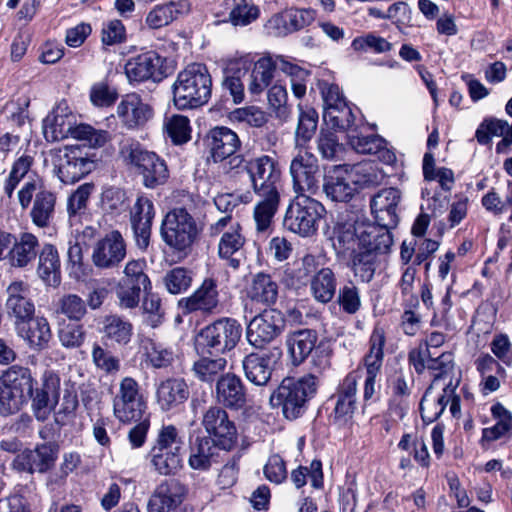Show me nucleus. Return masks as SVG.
Listing matches in <instances>:
<instances>
[{
	"instance_id": "1",
	"label": "nucleus",
	"mask_w": 512,
	"mask_h": 512,
	"mask_svg": "<svg viewBox=\"0 0 512 512\" xmlns=\"http://www.w3.org/2000/svg\"><path fill=\"white\" fill-rule=\"evenodd\" d=\"M43 134L49 142L70 136L90 148L103 147L110 140V134L106 130L95 129L89 124L73 126L67 113V106L63 107L61 104L43 120Z\"/></svg>"
},
{
	"instance_id": "2",
	"label": "nucleus",
	"mask_w": 512,
	"mask_h": 512,
	"mask_svg": "<svg viewBox=\"0 0 512 512\" xmlns=\"http://www.w3.org/2000/svg\"><path fill=\"white\" fill-rule=\"evenodd\" d=\"M212 93V79L201 63L188 65L173 84V100L178 109H194L206 104Z\"/></svg>"
},
{
	"instance_id": "3",
	"label": "nucleus",
	"mask_w": 512,
	"mask_h": 512,
	"mask_svg": "<svg viewBox=\"0 0 512 512\" xmlns=\"http://www.w3.org/2000/svg\"><path fill=\"white\" fill-rule=\"evenodd\" d=\"M317 387L318 378L311 373L300 378H284L271 394L270 404L281 408L286 419H297L305 412L306 404L316 394Z\"/></svg>"
},
{
	"instance_id": "4",
	"label": "nucleus",
	"mask_w": 512,
	"mask_h": 512,
	"mask_svg": "<svg viewBox=\"0 0 512 512\" xmlns=\"http://www.w3.org/2000/svg\"><path fill=\"white\" fill-rule=\"evenodd\" d=\"M34 378L29 368L12 365L0 377V414L8 416L28 403L34 391Z\"/></svg>"
},
{
	"instance_id": "5",
	"label": "nucleus",
	"mask_w": 512,
	"mask_h": 512,
	"mask_svg": "<svg viewBox=\"0 0 512 512\" xmlns=\"http://www.w3.org/2000/svg\"><path fill=\"white\" fill-rule=\"evenodd\" d=\"M160 233L170 248L187 255L199 236L200 228L193 215L178 207L165 215Z\"/></svg>"
},
{
	"instance_id": "6",
	"label": "nucleus",
	"mask_w": 512,
	"mask_h": 512,
	"mask_svg": "<svg viewBox=\"0 0 512 512\" xmlns=\"http://www.w3.org/2000/svg\"><path fill=\"white\" fill-rule=\"evenodd\" d=\"M324 212V206L317 200L309 195H297L286 209L283 226L301 237H311L317 232Z\"/></svg>"
},
{
	"instance_id": "7",
	"label": "nucleus",
	"mask_w": 512,
	"mask_h": 512,
	"mask_svg": "<svg viewBox=\"0 0 512 512\" xmlns=\"http://www.w3.org/2000/svg\"><path fill=\"white\" fill-rule=\"evenodd\" d=\"M121 153L137 168L145 187L153 189L168 180L169 171L165 161L156 153L145 150L138 142L123 145Z\"/></svg>"
},
{
	"instance_id": "8",
	"label": "nucleus",
	"mask_w": 512,
	"mask_h": 512,
	"mask_svg": "<svg viewBox=\"0 0 512 512\" xmlns=\"http://www.w3.org/2000/svg\"><path fill=\"white\" fill-rule=\"evenodd\" d=\"M241 335L239 322L223 317L201 329L199 343L208 354H225L236 347Z\"/></svg>"
},
{
	"instance_id": "9",
	"label": "nucleus",
	"mask_w": 512,
	"mask_h": 512,
	"mask_svg": "<svg viewBox=\"0 0 512 512\" xmlns=\"http://www.w3.org/2000/svg\"><path fill=\"white\" fill-rule=\"evenodd\" d=\"M113 415L123 424H131L143 418L147 408L139 383L126 376L119 382V387L112 400Z\"/></svg>"
},
{
	"instance_id": "10",
	"label": "nucleus",
	"mask_w": 512,
	"mask_h": 512,
	"mask_svg": "<svg viewBox=\"0 0 512 512\" xmlns=\"http://www.w3.org/2000/svg\"><path fill=\"white\" fill-rule=\"evenodd\" d=\"M53 171L64 184H73L89 174L95 163L78 146L52 151Z\"/></svg>"
},
{
	"instance_id": "11",
	"label": "nucleus",
	"mask_w": 512,
	"mask_h": 512,
	"mask_svg": "<svg viewBox=\"0 0 512 512\" xmlns=\"http://www.w3.org/2000/svg\"><path fill=\"white\" fill-rule=\"evenodd\" d=\"M227 408L211 405L203 411L201 425L219 449L230 451L236 444L238 432L235 422L230 418Z\"/></svg>"
},
{
	"instance_id": "12",
	"label": "nucleus",
	"mask_w": 512,
	"mask_h": 512,
	"mask_svg": "<svg viewBox=\"0 0 512 512\" xmlns=\"http://www.w3.org/2000/svg\"><path fill=\"white\" fill-rule=\"evenodd\" d=\"M255 195L281 194L283 185L278 163L268 155L251 159L245 165Z\"/></svg>"
},
{
	"instance_id": "13",
	"label": "nucleus",
	"mask_w": 512,
	"mask_h": 512,
	"mask_svg": "<svg viewBox=\"0 0 512 512\" xmlns=\"http://www.w3.org/2000/svg\"><path fill=\"white\" fill-rule=\"evenodd\" d=\"M290 175L297 195H314L318 191L320 169L313 153L300 148L291 161Z\"/></svg>"
},
{
	"instance_id": "14",
	"label": "nucleus",
	"mask_w": 512,
	"mask_h": 512,
	"mask_svg": "<svg viewBox=\"0 0 512 512\" xmlns=\"http://www.w3.org/2000/svg\"><path fill=\"white\" fill-rule=\"evenodd\" d=\"M285 328V318L277 309H265L247 325L246 338L255 348H263L277 338Z\"/></svg>"
},
{
	"instance_id": "15",
	"label": "nucleus",
	"mask_w": 512,
	"mask_h": 512,
	"mask_svg": "<svg viewBox=\"0 0 512 512\" xmlns=\"http://www.w3.org/2000/svg\"><path fill=\"white\" fill-rule=\"evenodd\" d=\"M58 453L59 446L56 442H45L17 454L12 466L20 472L45 473L54 467Z\"/></svg>"
},
{
	"instance_id": "16",
	"label": "nucleus",
	"mask_w": 512,
	"mask_h": 512,
	"mask_svg": "<svg viewBox=\"0 0 512 512\" xmlns=\"http://www.w3.org/2000/svg\"><path fill=\"white\" fill-rule=\"evenodd\" d=\"M125 256V241L121 233L114 230L96 242L91 258L97 268L111 269L118 266Z\"/></svg>"
},
{
	"instance_id": "17",
	"label": "nucleus",
	"mask_w": 512,
	"mask_h": 512,
	"mask_svg": "<svg viewBox=\"0 0 512 512\" xmlns=\"http://www.w3.org/2000/svg\"><path fill=\"white\" fill-rule=\"evenodd\" d=\"M219 303L217 281L213 278H206L190 296L183 297L178 301V307L183 314L195 312L211 314L217 309Z\"/></svg>"
},
{
	"instance_id": "18",
	"label": "nucleus",
	"mask_w": 512,
	"mask_h": 512,
	"mask_svg": "<svg viewBox=\"0 0 512 512\" xmlns=\"http://www.w3.org/2000/svg\"><path fill=\"white\" fill-rule=\"evenodd\" d=\"M117 116L121 124L129 129L143 128L154 116V110L137 93L126 94L117 106Z\"/></svg>"
},
{
	"instance_id": "19",
	"label": "nucleus",
	"mask_w": 512,
	"mask_h": 512,
	"mask_svg": "<svg viewBox=\"0 0 512 512\" xmlns=\"http://www.w3.org/2000/svg\"><path fill=\"white\" fill-rule=\"evenodd\" d=\"M408 360L418 374L428 370L434 380L443 377L453 369V355L450 352L438 353L420 347L410 351Z\"/></svg>"
},
{
	"instance_id": "20",
	"label": "nucleus",
	"mask_w": 512,
	"mask_h": 512,
	"mask_svg": "<svg viewBox=\"0 0 512 512\" xmlns=\"http://www.w3.org/2000/svg\"><path fill=\"white\" fill-rule=\"evenodd\" d=\"M215 399L217 405L240 410L247 405L246 387L239 376L227 372L215 384Z\"/></svg>"
},
{
	"instance_id": "21",
	"label": "nucleus",
	"mask_w": 512,
	"mask_h": 512,
	"mask_svg": "<svg viewBox=\"0 0 512 512\" xmlns=\"http://www.w3.org/2000/svg\"><path fill=\"white\" fill-rule=\"evenodd\" d=\"M154 217L153 202L146 196H139L130 210V223L140 249H146L149 245Z\"/></svg>"
},
{
	"instance_id": "22",
	"label": "nucleus",
	"mask_w": 512,
	"mask_h": 512,
	"mask_svg": "<svg viewBox=\"0 0 512 512\" xmlns=\"http://www.w3.org/2000/svg\"><path fill=\"white\" fill-rule=\"evenodd\" d=\"M401 192L396 188H386L375 194L370 201L371 212L376 223L395 228L398 224V205Z\"/></svg>"
},
{
	"instance_id": "23",
	"label": "nucleus",
	"mask_w": 512,
	"mask_h": 512,
	"mask_svg": "<svg viewBox=\"0 0 512 512\" xmlns=\"http://www.w3.org/2000/svg\"><path fill=\"white\" fill-rule=\"evenodd\" d=\"M246 238L241 225L236 222L225 230L218 243V256L225 261L226 266L237 270L244 259L243 248Z\"/></svg>"
},
{
	"instance_id": "24",
	"label": "nucleus",
	"mask_w": 512,
	"mask_h": 512,
	"mask_svg": "<svg viewBox=\"0 0 512 512\" xmlns=\"http://www.w3.org/2000/svg\"><path fill=\"white\" fill-rule=\"evenodd\" d=\"M163 59L154 51H148L129 59L125 73L130 82L160 80L162 78Z\"/></svg>"
},
{
	"instance_id": "25",
	"label": "nucleus",
	"mask_w": 512,
	"mask_h": 512,
	"mask_svg": "<svg viewBox=\"0 0 512 512\" xmlns=\"http://www.w3.org/2000/svg\"><path fill=\"white\" fill-rule=\"evenodd\" d=\"M205 141L210 157L215 163L224 161L231 154L236 153L241 146L238 135L224 126L212 128Z\"/></svg>"
},
{
	"instance_id": "26",
	"label": "nucleus",
	"mask_w": 512,
	"mask_h": 512,
	"mask_svg": "<svg viewBox=\"0 0 512 512\" xmlns=\"http://www.w3.org/2000/svg\"><path fill=\"white\" fill-rule=\"evenodd\" d=\"M185 487L176 479L164 480L154 490L148 512H172L183 501Z\"/></svg>"
},
{
	"instance_id": "27",
	"label": "nucleus",
	"mask_w": 512,
	"mask_h": 512,
	"mask_svg": "<svg viewBox=\"0 0 512 512\" xmlns=\"http://www.w3.org/2000/svg\"><path fill=\"white\" fill-rule=\"evenodd\" d=\"M6 308L9 315L16 318L17 327L32 318L35 306L29 298V285L22 281L12 282L7 288Z\"/></svg>"
},
{
	"instance_id": "28",
	"label": "nucleus",
	"mask_w": 512,
	"mask_h": 512,
	"mask_svg": "<svg viewBox=\"0 0 512 512\" xmlns=\"http://www.w3.org/2000/svg\"><path fill=\"white\" fill-rule=\"evenodd\" d=\"M475 137L481 145L490 144L492 137H502L496 144V152L506 153L512 145V123L493 117L486 118L478 126Z\"/></svg>"
},
{
	"instance_id": "29",
	"label": "nucleus",
	"mask_w": 512,
	"mask_h": 512,
	"mask_svg": "<svg viewBox=\"0 0 512 512\" xmlns=\"http://www.w3.org/2000/svg\"><path fill=\"white\" fill-rule=\"evenodd\" d=\"M354 177L348 169L335 167L332 173L325 178L323 190L328 198L334 202H348L356 193Z\"/></svg>"
},
{
	"instance_id": "30",
	"label": "nucleus",
	"mask_w": 512,
	"mask_h": 512,
	"mask_svg": "<svg viewBox=\"0 0 512 512\" xmlns=\"http://www.w3.org/2000/svg\"><path fill=\"white\" fill-rule=\"evenodd\" d=\"M392 228L381 224L361 225L359 232V249L371 251L375 254H385L390 251L393 244V236L390 232Z\"/></svg>"
},
{
	"instance_id": "31",
	"label": "nucleus",
	"mask_w": 512,
	"mask_h": 512,
	"mask_svg": "<svg viewBox=\"0 0 512 512\" xmlns=\"http://www.w3.org/2000/svg\"><path fill=\"white\" fill-rule=\"evenodd\" d=\"M274 357L271 351L247 355L242 363L246 378L255 385H266L271 378Z\"/></svg>"
},
{
	"instance_id": "32",
	"label": "nucleus",
	"mask_w": 512,
	"mask_h": 512,
	"mask_svg": "<svg viewBox=\"0 0 512 512\" xmlns=\"http://www.w3.org/2000/svg\"><path fill=\"white\" fill-rule=\"evenodd\" d=\"M357 375L349 373L340 383L335 394L336 403L334 417L339 422H346L352 417L356 409Z\"/></svg>"
},
{
	"instance_id": "33",
	"label": "nucleus",
	"mask_w": 512,
	"mask_h": 512,
	"mask_svg": "<svg viewBox=\"0 0 512 512\" xmlns=\"http://www.w3.org/2000/svg\"><path fill=\"white\" fill-rule=\"evenodd\" d=\"M38 238L30 232H21L14 236V242L7 254L12 267L25 268L31 265L38 254Z\"/></svg>"
},
{
	"instance_id": "34",
	"label": "nucleus",
	"mask_w": 512,
	"mask_h": 512,
	"mask_svg": "<svg viewBox=\"0 0 512 512\" xmlns=\"http://www.w3.org/2000/svg\"><path fill=\"white\" fill-rule=\"evenodd\" d=\"M189 397V389L181 378H168L159 383L156 399L161 410L169 411L183 404Z\"/></svg>"
},
{
	"instance_id": "35",
	"label": "nucleus",
	"mask_w": 512,
	"mask_h": 512,
	"mask_svg": "<svg viewBox=\"0 0 512 512\" xmlns=\"http://www.w3.org/2000/svg\"><path fill=\"white\" fill-rule=\"evenodd\" d=\"M38 255L36 273L47 286L57 287L61 283L60 258L56 247L46 243Z\"/></svg>"
},
{
	"instance_id": "36",
	"label": "nucleus",
	"mask_w": 512,
	"mask_h": 512,
	"mask_svg": "<svg viewBox=\"0 0 512 512\" xmlns=\"http://www.w3.org/2000/svg\"><path fill=\"white\" fill-rule=\"evenodd\" d=\"M278 284L269 274L259 272L252 276L246 287V296L252 302L272 306L278 299Z\"/></svg>"
},
{
	"instance_id": "37",
	"label": "nucleus",
	"mask_w": 512,
	"mask_h": 512,
	"mask_svg": "<svg viewBox=\"0 0 512 512\" xmlns=\"http://www.w3.org/2000/svg\"><path fill=\"white\" fill-rule=\"evenodd\" d=\"M323 119L327 125L344 130L348 135L364 125L360 110L348 102L339 108H331V111L323 112Z\"/></svg>"
},
{
	"instance_id": "38",
	"label": "nucleus",
	"mask_w": 512,
	"mask_h": 512,
	"mask_svg": "<svg viewBox=\"0 0 512 512\" xmlns=\"http://www.w3.org/2000/svg\"><path fill=\"white\" fill-rule=\"evenodd\" d=\"M257 201L253 209V220L257 233H270L274 217L281 203V194L256 195Z\"/></svg>"
},
{
	"instance_id": "39",
	"label": "nucleus",
	"mask_w": 512,
	"mask_h": 512,
	"mask_svg": "<svg viewBox=\"0 0 512 512\" xmlns=\"http://www.w3.org/2000/svg\"><path fill=\"white\" fill-rule=\"evenodd\" d=\"M19 335L36 350L45 349L51 340L52 333L49 322L44 317L28 319L17 327Z\"/></svg>"
},
{
	"instance_id": "40",
	"label": "nucleus",
	"mask_w": 512,
	"mask_h": 512,
	"mask_svg": "<svg viewBox=\"0 0 512 512\" xmlns=\"http://www.w3.org/2000/svg\"><path fill=\"white\" fill-rule=\"evenodd\" d=\"M190 11V3L187 0L170 1L156 5L146 16V24L151 29H159L169 25L179 16Z\"/></svg>"
},
{
	"instance_id": "41",
	"label": "nucleus",
	"mask_w": 512,
	"mask_h": 512,
	"mask_svg": "<svg viewBox=\"0 0 512 512\" xmlns=\"http://www.w3.org/2000/svg\"><path fill=\"white\" fill-rule=\"evenodd\" d=\"M318 340L317 332L302 329L291 333L286 340L294 364L302 363L314 350Z\"/></svg>"
},
{
	"instance_id": "42",
	"label": "nucleus",
	"mask_w": 512,
	"mask_h": 512,
	"mask_svg": "<svg viewBox=\"0 0 512 512\" xmlns=\"http://www.w3.org/2000/svg\"><path fill=\"white\" fill-rule=\"evenodd\" d=\"M275 71V63L270 57L258 59L249 73L247 79L248 92L256 97L270 85Z\"/></svg>"
},
{
	"instance_id": "43",
	"label": "nucleus",
	"mask_w": 512,
	"mask_h": 512,
	"mask_svg": "<svg viewBox=\"0 0 512 512\" xmlns=\"http://www.w3.org/2000/svg\"><path fill=\"white\" fill-rule=\"evenodd\" d=\"M336 289L337 279L329 267L321 268L314 277L310 278V293L318 303H329L334 298Z\"/></svg>"
},
{
	"instance_id": "44",
	"label": "nucleus",
	"mask_w": 512,
	"mask_h": 512,
	"mask_svg": "<svg viewBox=\"0 0 512 512\" xmlns=\"http://www.w3.org/2000/svg\"><path fill=\"white\" fill-rule=\"evenodd\" d=\"M219 448L211 438L204 436L197 437L195 444L191 448L189 465L195 470H207L211 467Z\"/></svg>"
},
{
	"instance_id": "45",
	"label": "nucleus",
	"mask_w": 512,
	"mask_h": 512,
	"mask_svg": "<svg viewBox=\"0 0 512 512\" xmlns=\"http://www.w3.org/2000/svg\"><path fill=\"white\" fill-rule=\"evenodd\" d=\"M226 367L227 360L224 357L203 356L194 362L192 371L199 381L211 384L225 376Z\"/></svg>"
},
{
	"instance_id": "46",
	"label": "nucleus",
	"mask_w": 512,
	"mask_h": 512,
	"mask_svg": "<svg viewBox=\"0 0 512 512\" xmlns=\"http://www.w3.org/2000/svg\"><path fill=\"white\" fill-rule=\"evenodd\" d=\"M224 6L230 12L223 22H230L233 26H247L259 17V9L252 0H225Z\"/></svg>"
},
{
	"instance_id": "47",
	"label": "nucleus",
	"mask_w": 512,
	"mask_h": 512,
	"mask_svg": "<svg viewBox=\"0 0 512 512\" xmlns=\"http://www.w3.org/2000/svg\"><path fill=\"white\" fill-rule=\"evenodd\" d=\"M55 203L56 196L52 192H37L30 212L32 222L40 228L48 226L54 215Z\"/></svg>"
},
{
	"instance_id": "48",
	"label": "nucleus",
	"mask_w": 512,
	"mask_h": 512,
	"mask_svg": "<svg viewBox=\"0 0 512 512\" xmlns=\"http://www.w3.org/2000/svg\"><path fill=\"white\" fill-rule=\"evenodd\" d=\"M103 334L118 345H127L133 335V325L118 315H109L103 322Z\"/></svg>"
},
{
	"instance_id": "49",
	"label": "nucleus",
	"mask_w": 512,
	"mask_h": 512,
	"mask_svg": "<svg viewBox=\"0 0 512 512\" xmlns=\"http://www.w3.org/2000/svg\"><path fill=\"white\" fill-rule=\"evenodd\" d=\"M361 226L338 224L333 231L332 244L338 254L355 252L359 248V232Z\"/></svg>"
},
{
	"instance_id": "50",
	"label": "nucleus",
	"mask_w": 512,
	"mask_h": 512,
	"mask_svg": "<svg viewBox=\"0 0 512 512\" xmlns=\"http://www.w3.org/2000/svg\"><path fill=\"white\" fill-rule=\"evenodd\" d=\"M149 456L155 471L161 475L175 474L182 466V455L179 451L152 447Z\"/></svg>"
},
{
	"instance_id": "51",
	"label": "nucleus",
	"mask_w": 512,
	"mask_h": 512,
	"mask_svg": "<svg viewBox=\"0 0 512 512\" xmlns=\"http://www.w3.org/2000/svg\"><path fill=\"white\" fill-rule=\"evenodd\" d=\"M385 336L382 330H374L370 337L369 353L364 358L367 376H377L383 362Z\"/></svg>"
},
{
	"instance_id": "52",
	"label": "nucleus",
	"mask_w": 512,
	"mask_h": 512,
	"mask_svg": "<svg viewBox=\"0 0 512 512\" xmlns=\"http://www.w3.org/2000/svg\"><path fill=\"white\" fill-rule=\"evenodd\" d=\"M57 314L64 315L70 321H80L87 314L85 301L77 294L68 293L61 296L56 304Z\"/></svg>"
},
{
	"instance_id": "53",
	"label": "nucleus",
	"mask_w": 512,
	"mask_h": 512,
	"mask_svg": "<svg viewBox=\"0 0 512 512\" xmlns=\"http://www.w3.org/2000/svg\"><path fill=\"white\" fill-rule=\"evenodd\" d=\"M444 394L436 399H430V389H427L420 402V413L425 423L436 421L445 410L449 403L447 388L443 390Z\"/></svg>"
},
{
	"instance_id": "54",
	"label": "nucleus",
	"mask_w": 512,
	"mask_h": 512,
	"mask_svg": "<svg viewBox=\"0 0 512 512\" xmlns=\"http://www.w3.org/2000/svg\"><path fill=\"white\" fill-rule=\"evenodd\" d=\"M193 281V272L184 267H175L168 271L163 283L170 294H180L190 288Z\"/></svg>"
},
{
	"instance_id": "55",
	"label": "nucleus",
	"mask_w": 512,
	"mask_h": 512,
	"mask_svg": "<svg viewBox=\"0 0 512 512\" xmlns=\"http://www.w3.org/2000/svg\"><path fill=\"white\" fill-rule=\"evenodd\" d=\"M164 128L174 144L186 143L190 139V121L186 116L174 114L166 117Z\"/></svg>"
},
{
	"instance_id": "56",
	"label": "nucleus",
	"mask_w": 512,
	"mask_h": 512,
	"mask_svg": "<svg viewBox=\"0 0 512 512\" xmlns=\"http://www.w3.org/2000/svg\"><path fill=\"white\" fill-rule=\"evenodd\" d=\"M351 176L354 177V184L361 186H376L384 179V174L378 170L376 165L370 162H362L350 168Z\"/></svg>"
},
{
	"instance_id": "57",
	"label": "nucleus",
	"mask_w": 512,
	"mask_h": 512,
	"mask_svg": "<svg viewBox=\"0 0 512 512\" xmlns=\"http://www.w3.org/2000/svg\"><path fill=\"white\" fill-rule=\"evenodd\" d=\"M377 267V256L371 251H359L354 255L352 269L362 282H370Z\"/></svg>"
},
{
	"instance_id": "58",
	"label": "nucleus",
	"mask_w": 512,
	"mask_h": 512,
	"mask_svg": "<svg viewBox=\"0 0 512 512\" xmlns=\"http://www.w3.org/2000/svg\"><path fill=\"white\" fill-rule=\"evenodd\" d=\"M318 123V113L309 108L300 111L298 126L296 129V146L306 144L314 135Z\"/></svg>"
},
{
	"instance_id": "59",
	"label": "nucleus",
	"mask_w": 512,
	"mask_h": 512,
	"mask_svg": "<svg viewBox=\"0 0 512 512\" xmlns=\"http://www.w3.org/2000/svg\"><path fill=\"white\" fill-rule=\"evenodd\" d=\"M337 303L347 314H356L361 308V296L359 288L349 281L339 288Z\"/></svg>"
},
{
	"instance_id": "60",
	"label": "nucleus",
	"mask_w": 512,
	"mask_h": 512,
	"mask_svg": "<svg viewBox=\"0 0 512 512\" xmlns=\"http://www.w3.org/2000/svg\"><path fill=\"white\" fill-rule=\"evenodd\" d=\"M92 361L97 369L108 375H115L120 371V359L110 351L95 343L92 348Z\"/></svg>"
},
{
	"instance_id": "61",
	"label": "nucleus",
	"mask_w": 512,
	"mask_h": 512,
	"mask_svg": "<svg viewBox=\"0 0 512 512\" xmlns=\"http://www.w3.org/2000/svg\"><path fill=\"white\" fill-rule=\"evenodd\" d=\"M350 146L360 154L377 153L381 146L384 145V139L378 135H363L359 130L350 132L348 136Z\"/></svg>"
},
{
	"instance_id": "62",
	"label": "nucleus",
	"mask_w": 512,
	"mask_h": 512,
	"mask_svg": "<svg viewBox=\"0 0 512 512\" xmlns=\"http://www.w3.org/2000/svg\"><path fill=\"white\" fill-rule=\"evenodd\" d=\"M142 313L147 325L155 328L159 326L164 318V309L161 299L157 294L147 293L142 302Z\"/></svg>"
},
{
	"instance_id": "63",
	"label": "nucleus",
	"mask_w": 512,
	"mask_h": 512,
	"mask_svg": "<svg viewBox=\"0 0 512 512\" xmlns=\"http://www.w3.org/2000/svg\"><path fill=\"white\" fill-rule=\"evenodd\" d=\"M124 275V278H122L120 282H127L134 286L138 285V287H142L145 292L151 289V282L144 273V261H129L124 268Z\"/></svg>"
},
{
	"instance_id": "64",
	"label": "nucleus",
	"mask_w": 512,
	"mask_h": 512,
	"mask_svg": "<svg viewBox=\"0 0 512 512\" xmlns=\"http://www.w3.org/2000/svg\"><path fill=\"white\" fill-rule=\"evenodd\" d=\"M102 208L110 212H120L127 208L126 192L118 187H109L102 192Z\"/></svg>"
}]
</instances>
